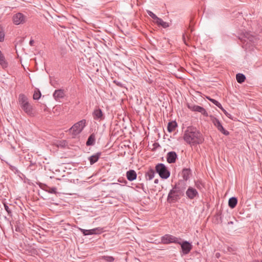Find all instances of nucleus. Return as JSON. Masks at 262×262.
<instances>
[{
    "mask_svg": "<svg viewBox=\"0 0 262 262\" xmlns=\"http://www.w3.org/2000/svg\"><path fill=\"white\" fill-rule=\"evenodd\" d=\"M5 33L3 28L0 26V41L2 42L5 39Z\"/></svg>",
    "mask_w": 262,
    "mask_h": 262,
    "instance_id": "obj_28",
    "label": "nucleus"
},
{
    "mask_svg": "<svg viewBox=\"0 0 262 262\" xmlns=\"http://www.w3.org/2000/svg\"><path fill=\"white\" fill-rule=\"evenodd\" d=\"M118 181L120 183H122L123 185H125L127 183V181L124 179L120 178L118 179Z\"/></svg>",
    "mask_w": 262,
    "mask_h": 262,
    "instance_id": "obj_34",
    "label": "nucleus"
},
{
    "mask_svg": "<svg viewBox=\"0 0 262 262\" xmlns=\"http://www.w3.org/2000/svg\"><path fill=\"white\" fill-rule=\"evenodd\" d=\"M236 78L237 81L238 83H242L245 81V80L246 79V77L244 74L238 73V74H236Z\"/></svg>",
    "mask_w": 262,
    "mask_h": 262,
    "instance_id": "obj_25",
    "label": "nucleus"
},
{
    "mask_svg": "<svg viewBox=\"0 0 262 262\" xmlns=\"http://www.w3.org/2000/svg\"><path fill=\"white\" fill-rule=\"evenodd\" d=\"M116 185H119V186H120V185H121L120 184H118L117 183H116Z\"/></svg>",
    "mask_w": 262,
    "mask_h": 262,
    "instance_id": "obj_40",
    "label": "nucleus"
},
{
    "mask_svg": "<svg viewBox=\"0 0 262 262\" xmlns=\"http://www.w3.org/2000/svg\"><path fill=\"white\" fill-rule=\"evenodd\" d=\"M18 104L21 108L29 116L34 115L33 108L32 105L29 103L28 97L23 94H20L18 96Z\"/></svg>",
    "mask_w": 262,
    "mask_h": 262,
    "instance_id": "obj_3",
    "label": "nucleus"
},
{
    "mask_svg": "<svg viewBox=\"0 0 262 262\" xmlns=\"http://www.w3.org/2000/svg\"><path fill=\"white\" fill-rule=\"evenodd\" d=\"M187 196L189 199H193L198 195V192L193 187H189L186 192Z\"/></svg>",
    "mask_w": 262,
    "mask_h": 262,
    "instance_id": "obj_11",
    "label": "nucleus"
},
{
    "mask_svg": "<svg viewBox=\"0 0 262 262\" xmlns=\"http://www.w3.org/2000/svg\"><path fill=\"white\" fill-rule=\"evenodd\" d=\"M102 258L103 259H104V260H105L107 261H110V262L113 261L114 260V258L113 257L110 256H103L102 257Z\"/></svg>",
    "mask_w": 262,
    "mask_h": 262,
    "instance_id": "obj_30",
    "label": "nucleus"
},
{
    "mask_svg": "<svg viewBox=\"0 0 262 262\" xmlns=\"http://www.w3.org/2000/svg\"><path fill=\"white\" fill-rule=\"evenodd\" d=\"M180 238L168 234L161 237V243L163 244H169L171 243L180 244Z\"/></svg>",
    "mask_w": 262,
    "mask_h": 262,
    "instance_id": "obj_6",
    "label": "nucleus"
},
{
    "mask_svg": "<svg viewBox=\"0 0 262 262\" xmlns=\"http://www.w3.org/2000/svg\"><path fill=\"white\" fill-rule=\"evenodd\" d=\"M47 191L50 193L55 194L57 193V189L55 187L49 188V190Z\"/></svg>",
    "mask_w": 262,
    "mask_h": 262,
    "instance_id": "obj_32",
    "label": "nucleus"
},
{
    "mask_svg": "<svg viewBox=\"0 0 262 262\" xmlns=\"http://www.w3.org/2000/svg\"><path fill=\"white\" fill-rule=\"evenodd\" d=\"M179 244L181 245L182 252L184 254H188L192 249V245L187 241L180 242Z\"/></svg>",
    "mask_w": 262,
    "mask_h": 262,
    "instance_id": "obj_10",
    "label": "nucleus"
},
{
    "mask_svg": "<svg viewBox=\"0 0 262 262\" xmlns=\"http://www.w3.org/2000/svg\"><path fill=\"white\" fill-rule=\"evenodd\" d=\"M0 64L3 68H5L8 66V63L6 61L5 58L0 50Z\"/></svg>",
    "mask_w": 262,
    "mask_h": 262,
    "instance_id": "obj_21",
    "label": "nucleus"
},
{
    "mask_svg": "<svg viewBox=\"0 0 262 262\" xmlns=\"http://www.w3.org/2000/svg\"><path fill=\"white\" fill-rule=\"evenodd\" d=\"M93 118L95 120H101L103 119V114L100 108L95 109L93 113Z\"/></svg>",
    "mask_w": 262,
    "mask_h": 262,
    "instance_id": "obj_15",
    "label": "nucleus"
},
{
    "mask_svg": "<svg viewBox=\"0 0 262 262\" xmlns=\"http://www.w3.org/2000/svg\"><path fill=\"white\" fill-rule=\"evenodd\" d=\"M53 97L56 100L63 98L65 96V91L62 89L56 90L53 93Z\"/></svg>",
    "mask_w": 262,
    "mask_h": 262,
    "instance_id": "obj_13",
    "label": "nucleus"
},
{
    "mask_svg": "<svg viewBox=\"0 0 262 262\" xmlns=\"http://www.w3.org/2000/svg\"><path fill=\"white\" fill-rule=\"evenodd\" d=\"M34 40L33 39H31L29 41V44L30 46H33L34 44Z\"/></svg>",
    "mask_w": 262,
    "mask_h": 262,
    "instance_id": "obj_36",
    "label": "nucleus"
},
{
    "mask_svg": "<svg viewBox=\"0 0 262 262\" xmlns=\"http://www.w3.org/2000/svg\"><path fill=\"white\" fill-rule=\"evenodd\" d=\"M211 120L214 126L217 128V129L221 132L222 134L225 135H228L229 133L228 131L225 130L222 125L221 124L220 121L218 119L214 117L211 116Z\"/></svg>",
    "mask_w": 262,
    "mask_h": 262,
    "instance_id": "obj_7",
    "label": "nucleus"
},
{
    "mask_svg": "<svg viewBox=\"0 0 262 262\" xmlns=\"http://www.w3.org/2000/svg\"><path fill=\"white\" fill-rule=\"evenodd\" d=\"M207 98L210 101H211V102H212L214 105H215L216 106H217L219 108H221L222 107V105L221 104L218 102L217 101H216V100L214 99H212L211 98H210L209 97H207Z\"/></svg>",
    "mask_w": 262,
    "mask_h": 262,
    "instance_id": "obj_27",
    "label": "nucleus"
},
{
    "mask_svg": "<svg viewBox=\"0 0 262 262\" xmlns=\"http://www.w3.org/2000/svg\"><path fill=\"white\" fill-rule=\"evenodd\" d=\"M185 189L186 184L184 182H178L170 190L167 196V201L170 203L178 201L181 196L184 195Z\"/></svg>",
    "mask_w": 262,
    "mask_h": 262,
    "instance_id": "obj_2",
    "label": "nucleus"
},
{
    "mask_svg": "<svg viewBox=\"0 0 262 262\" xmlns=\"http://www.w3.org/2000/svg\"><path fill=\"white\" fill-rule=\"evenodd\" d=\"M188 107L190 110H191L192 111L200 112L205 116H208V113L206 111L205 109L202 106L193 104H188Z\"/></svg>",
    "mask_w": 262,
    "mask_h": 262,
    "instance_id": "obj_9",
    "label": "nucleus"
},
{
    "mask_svg": "<svg viewBox=\"0 0 262 262\" xmlns=\"http://www.w3.org/2000/svg\"><path fill=\"white\" fill-rule=\"evenodd\" d=\"M183 138L184 141L191 146L200 144L204 141L202 134L196 128L189 126L185 130Z\"/></svg>",
    "mask_w": 262,
    "mask_h": 262,
    "instance_id": "obj_1",
    "label": "nucleus"
},
{
    "mask_svg": "<svg viewBox=\"0 0 262 262\" xmlns=\"http://www.w3.org/2000/svg\"><path fill=\"white\" fill-rule=\"evenodd\" d=\"M155 183L157 184L158 183V179H156L154 181Z\"/></svg>",
    "mask_w": 262,
    "mask_h": 262,
    "instance_id": "obj_37",
    "label": "nucleus"
},
{
    "mask_svg": "<svg viewBox=\"0 0 262 262\" xmlns=\"http://www.w3.org/2000/svg\"><path fill=\"white\" fill-rule=\"evenodd\" d=\"M126 178L129 181H133L136 179L137 173L134 170H129L126 172Z\"/></svg>",
    "mask_w": 262,
    "mask_h": 262,
    "instance_id": "obj_16",
    "label": "nucleus"
},
{
    "mask_svg": "<svg viewBox=\"0 0 262 262\" xmlns=\"http://www.w3.org/2000/svg\"><path fill=\"white\" fill-rule=\"evenodd\" d=\"M237 203V200L235 197H232L229 199L228 201V205L229 206L233 209L235 207Z\"/></svg>",
    "mask_w": 262,
    "mask_h": 262,
    "instance_id": "obj_19",
    "label": "nucleus"
},
{
    "mask_svg": "<svg viewBox=\"0 0 262 262\" xmlns=\"http://www.w3.org/2000/svg\"><path fill=\"white\" fill-rule=\"evenodd\" d=\"M156 170L162 179H167L170 176V172L163 163H159L156 166Z\"/></svg>",
    "mask_w": 262,
    "mask_h": 262,
    "instance_id": "obj_5",
    "label": "nucleus"
},
{
    "mask_svg": "<svg viewBox=\"0 0 262 262\" xmlns=\"http://www.w3.org/2000/svg\"><path fill=\"white\" fill-rule=\"evenodd\" d=\"M41 93L38 90H36L34 91L33 98L34 100H38L41 97Z\"/></svg>",
    "mask_w": 262,
    "mask_h": 262,
    "instance_id": "obj_26",
    "label": "nucleus"
},
{
    "mask_svg": "<svg viewBox=\"0 0 262 262\" xmlns=\"http://www.w3.org/2000/svg\"><path fill=\"white\" fill-rule=\"evenodd\" d=\"M155 171L152 169H149L145 173V178L146 180H151L155 176Z\"/></svg>",
    "mask_w": 262,
    "mask_h": 262,
    "instance_id": "obj_20",
    "label": "nucleus"
},
{
    "mask_svg": "<svg viewBox=\"0 0 262 262\" xmlns=\"http://www.w3.org/2000/svg\"><path fill=\"white\" fill-rule=\"evenodd\" d=\"M95 142V135L94 134H91L86 141L87 146L93 145Z\"/></svg>",
    "mask_w": 262,
    "mask_h": 262,
    "instance_id": "obj_22",
    "label": "nucleus"
},
{
    "mask_svg": "<svg viewBox=\"0 0 262 262\" xmlns=\"http://www.w3.org/2000/svg\"><path fill=\"white\" fill-rule=\"evenodd\" d=\"M116 84L117 85H119V83H117L116 82Z\"/></svg>",
    "mask_w": 262,
    "mask_h": 262,
    "instance_id": "obj_41",
    "label": "nucleus"
},
{
    "mask_svg": "<svg viewBox=\"0 0 262 262\" xmlns=\"http://www.w3.org/2000/svg\"><path fill=\"white\" fill-rule=\"evenodd\" d=\"M80 231L84 235L96 234L98 233V231L100 230L98 228H94L90 230H86L81 228H79Z\"/></svg>",
    "mask_w": 262,
    "mask_h": 262,
    "instance_id": "obj_14",
    "label": "nucleus"
},
{
    "mask_svg": "<svg viewBox=\"0 0 262 262\" xmlns=\"http://www.w3.org/2000/svg\"><path fill=\"white\" fill-rule=\"evenodd\" d=\"M177 126V124L176 121H171L168 123L167 126V130L169 133L174 131Z\"/></svg>",
    "mask_w": 262,
    "mask_h": 262,
    "instance_id": "obj_18",
    "label": "nucleus"
},
{
    "mask_svg": "<svg viewBox=\"0 0 262 262\" xmlns=\"http://www.w3.org/2000/svg\"><path fill=\"white\" fill-rule=\"evenodd\" d=\"M183 40H184V41L186 45H187V43H186V41H185V37H184V36H183Z\"/></svg>",
    "mask_w": 262,
    "mask_h": 262,
    "instance_id": "obj_38",
    "label": "nucleus"
},
{
    "mask_svg": "<svg viewBox=\"0 0 262 262\" xmlns=\"http://www.w3.org/2000/svg\"><path fill=\"white\" fill-rule=\"evenodd\" d=\"M195 186L197 188L199 189H201L203 187V184L200 181H196L195 182Z\"/></svg>",
    "mask_w": 262,
    "mask_h": 262,
    "instance_id": "obj_31",
    "label": "nucleus"
},
{
    "mask_svg": "<svg viewBox=\"0 0 262 262\" xmlns=\"http://www.w3.org/2000/svg\"><path fill=\"white\" fill-rule=\"evenodd\" d=\"M4 207H5V209L6 210V211L8 212V213L10 214L11 213V210H10L8 206L6 204H4Z\"/></svg>",
    "mask_w": 262,
    "mask_h": 262,
    "instance_id": "obj_35",
    "label": "nucleus"
},
{
    "mask_svg": "<svg viewBox=\"0 0 262 262\" xmlns=\"http://www.w3.org/2000/svg\"><path fill=\"white\" fill-rule=\"evenodd\" d=\"M85 125L86 120L85 119H82L75 123L68 130V132L74 137H75L82 131Z\"/></svg>",
    "mask_w": 262,
    "mask_h": 262,
    "instance_id": "obj_4",
    "label": "nucleus"
},
{
    "mask_svg": "<svg viewBox=\"0 0 262 262\" xmlns=\"http://www.w3.org/2000/svg\"><path fill=\"white\" fill-rule=\"evenodd\" d=\"M219 255H220V254H219V253H216V256L217 257H219Z\"/></svg>",
    "mask_w": 262,
    "mask_h": 262,
    "instance_id": "obj_39",
    "label": "nucleus"
},
{
    "mask_svg": "<svg viewBox=\"0 0 262 262\" xmlns=\"http://www.w3.org/2000/svg\"><path fill=\"white\" fill-rule=\"evenodd\" d=\"M190 174V170L189 169L185 168L182 170V175L183 178L185 181L187 180L189 178Z\"/></svg>",
    "mask_w": 262,
    "mask_h": 262,
    "instance_id": "obj_24",
    "label": "nucleus"
},
{
    "mask_svg": "<svg viewBox=\"0 0 262 262\" xmlns=\"http://www.w3.org/2000/svg\"><path fill=\"white\" fill-rule=\"evenodd\" d=\"M26 21V17L21 13H17L13 16V22L16 25L24 24Z\"/></svg>",
    "mask_w": 262,
    "mask_h": 262,
    "instance_id": "obj_8",
    "label": "nucleus"
},
{
    "mask_svg": "<svg viewBox=\"0 0 262 262\" xmlns=\"http://www.w3.org/2000/svg\"><path fill=\"white\" fill-rule=\"evenodd\" d=\"M101 155V154L100 152H97L91 156H90L89 158V160L90 161V164L91 165H93L95 163L98 161L99 158H100V156Z\"/></svg>",
    "mask_w": 262,
    "mask_h": 262,
    "instance_id": "obj_17",
    "label": "nucleus"
},
{
    "mask_svg": "<svg viewBox=\"0 0 262 262\" xmlns=\"http://www.w3.org/2000/svg\"><path fill=\"white\" fill-rule=\"evenodd\" d=\"M177 158V155L175 151H169L166 156L167 162L168 163H174Z\"/></svg>",
    "mask_w": 262,
    "mask_h": 262,
    "instance_id": "obj_12",
    "label": "nucleus"
},
{
    "mask_svg": "<svg viewBox=\"0 0 262 262\" xmlns=\"http://www.w3.org/2000/svg\"><path fill=\"white\" fill-rule=\"evenodd\" d=\"M220 109L223 112L225 115L229 118H231V115L229 114L222 106Z\"/></svg>",
    "mask_w": 262,
    "mask_h": 262,
    "instance_id": "obj_33",
    "label": "nucleus"
},
{
    "mask_svg": "<svg viewBox=\"0 0 262 262\" xmlns=\"http://www.w3.org/2000/svg\"><path fill=\"white\" fill-rule=\"evenodd\" d=\"M155 23L164 28H167L169 25L166 22L164 21L161 18L158 17V18L156 19Z\"/></svg>",
    "mask_w": 262,
    "mask_h": 262,
    "instance_id": "obj_23",
    "label": "nucleus"
},
{
    "mask_svg": "<svg viewBox=\"0 0 262 262\" xmlns=\"http://www.w3.org/2000/svg\"><path fill=\"white\" fill-rule=\"evenodd\" d=\"M147 13L152 18L155 20L158 18V16L150 10H147Z\"/></svg>",
    "mask_w": 262,
    "mask_h": 262,
    "instance_id": "obj_29",
    "label": "nucleus"
}]
</instances>
